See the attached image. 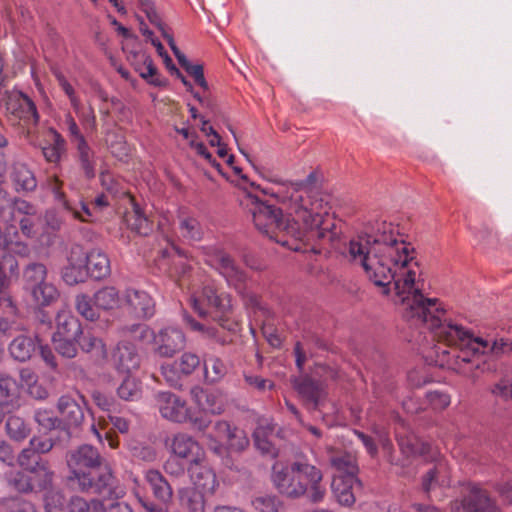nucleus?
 I'll return each mask as SVG.
<instances>
[{
  "label": "nucleus",
  "instance_id": "obj_1",
  "mask_svg": "<svg viewBox=\"0 0 512 512\" xmlns=\"http://www.w3.org/2000/svg\"><path fill=\"white\" fill-rule=\"evenodd\" d=\"M349 256L359 263L365 275L388 295L393 289L406 305L404 317L428 326L431 316L439 313L437 299L424 298L421 293L420 266L411 243L393 233L359 235L349 242Z\"/></svg>",
  "mask_w": 512,
  "mask_h": 512
},
{
  "label": "nucleus",
  "instance_id": "obj_2",
  "mask_svg": "<svg viewBox=\"0 0 512 512\" xmlns=\"http://www.w3.org/2000/svg\"><path fill=\"white\" fill-rule=\"evenodd\" d=\"M324 175L314 170L296 183L290 197V210L301 220L308 237L318 240L320 245H336L340 230L329 216L332 196L322 189Z\"/></svg>",
  "mask_w": 512,
  "mask_h": 512
},
{
  "label": "nucleus",
  "instance_id": "obj_3",
  "mask_svg": "<svg viewBox=\"0 0 512 512\" xmlns=\"http://www.w3.org/2000/svg\"><path fill=\"white\" fill-rule=\"evenodd\" d=\"M67 466L71 472L69 481L77 484L81 492H93L116 500L124 495L122 488L109 465L103 464V458L97 448L83 444L70 450L66 455Z\"/></svg>",
  "mask_w": 512,
  "mask_h": 512
},
{
  "label": "nucleus",
  "instance_id": "obj_4",
  "mask_svg": "<svg viewBox=\"0 0 512 512\" xmlns=\"http://www.w3.org/2000/svg\"><path fill=\"white\" fill-rule=\"evenodd\" d=\"M271 480L275 489L289 499L306 496L310 502L320 503L326 495L322 471L306 461L297 460L289 465L275 463Z\"/></svg>",
  "mask_w": 512,
  "mask_h": 512
},
{
  "label": "nucleus",
  "instance_id": "obj_5",
  "mask_svg": "<svg viewBox=\"0 0 512 512\" xmlns=\"http://www.w3.org/2000/svg\"><path fill=\"white\" fill-rule=\"evenodd\" d=\"M241 207L251 216L256 229L270 239L286 245L287 241L279 238V233H286L295 239L307 242H317L308 237L301 220H298L293 211V218H284L280 208L267 204L251 192H244L239 196Z\"/></svg>",
  "mask_w": 512,
  "mask_h": 512
},
{
  "label": "nucleus",
  "instance_id": "obj_6",
  "mask_svg": "<svg viewBox=\"0 0 512 512\" xmlns=\"http://www.w3.org/2000/svg\"><path fill=\"white\" fill-rule=\"evenodd\" d=\"M8 122L20 134L28 137L35 132L39 122V113L33 100L20 91H9L5 96Z\"/></svg>",
  "mask_w": 512,
  "mask_h": 512
},
{
  "label": "nucleus",
  "instance_id": "obj_7",
  "mask_svg": "<svg viewBox=\"0 0 512 512\" xmlns=\"http://www.w3.org/2000/svg\"><path fill=\"white\" fill-rule=\"evenodd\" d=\"M192 306L200 316L214 313L215 317L221 319L226 316L232 308L231 298L227 294H218L213 285H205L198 296L192 297Z\"/></svg>",
  "mask_w": 512,
  "mask_h": 512
},
{
  "label": "nucleus",
  "instance_id": "obj_8",
  "mask_svg": "<svg viewBox=\"0 0 512 512\" xmlns=\"http://www.w3.org/2000/svg\"><path fill=\"white\" fill-rule=\"evenodd\" d=\"M205 261L226 279L229 286L239 293L243 292L246 274L228 253L217 248L210 249Z\"/></svg>",
  "mask_w": 512,
  "mask_h": 512
},
{
  "label": "nucleus",
  "instance_id": "obj_9",
  "mask_svg": "<svg viewBox=\"0 0 512 512\" xmlns=\"http://www.w3.org/2000/svg\"><path fill=\"white\" fill-rule=\"evenodd\" d=\"M186 338L176 326H165L154 335L152 351L161 358H172L185 348Z\"/></svg>",
  "mask_w": 512,
  "mask_h": 512
},
{
  "label": "nucleus",
  "instance_id": "obj_10",
  "mask_svg": "<svg viewBox=\"0 0 512 512\" xmlns=\"http://www.w3.org/2000/svg\"><path fill=\"white\" fill-rule=\"evenodd\" d=\"M496 502L488 492L480 487L472 486L461 500L451 503L452 512H497Z\"/></svg>",
  "mask_w": 512,
  "mask_h": 512
},
{
  "label": "nucleus",
  "instance_id": "obj_11",
  "mask_svg": "<svg viewBox=\"0 0 512 512\" xmlns=\"http://www.w3.org/2000/svg\"><path fill=\"white\" fill-rule=\"evenodd\" d=\"M60 421L68 427H79L85 418L86 401L79 392L62 395L57 402Z\"/></svg>",
  "mask_w": 512,
  "mask_h": 512
},
{
  "label": "nucleus",
  "instance_id": "obj_12",
  "mask_svg": "<svg viewBox=\"0 0 512 512\" xmlns=\"http://www.w3.org/2000/svg\"><path fill=\"white\" fill-rule=\"evenodd\" d=\"M156 400L163 418L176 423L188 421L190 409L181 397L171 392H159Z\"/></svg>",
  "mask_w": 512,
  "mask_h": 512
},
{
  "label": "nucleus",
  "instance_id": "obj_13",
  "mask_svg": "<svg viewBox=\"0 0 512 512\" xmlns=\"http://www.w3.org/2000/svg\"><path fill=\"white\" fill-rule=\"evenodd\" d=\"M427 461L435 462L422 476L421 488L425 493H429L436 487H448L451 483V471L446 459L439 453L431 455Z\"/></svg>",
  "mask_w": 512,
  "mask_h": 512
},
{
  "label": "nucleus",
  "instance_id": "obj_14",
  "mask_svg": "<svg viewBox=\"0 0 512 512\" xmlns=\"http://www.w3.org/2000/svg\"><path fill=\"white\" fill-rule=\"evenodd\" d=\"M187 472L196 488L210 495L214 494L219 483L213 469L206 462V455L200 460H191Z\"/></svg>",
  "mask_w": 512,
  "mask_h": 512
},
{
  "label": "nucleus",
  "instance_id": "obj_15",
  "mask_svg": "<svg viewBox=\"0 0 512 512\" xmlns=\"http://www.w3.org/2000/svg\"><path fill=\"white\" fill-rule=\"evenodd\" d=\"M124 302L130 311L139 319H150L155 315L156 302L146 291L127 288L123 294Z\"/></svg>",
  "mask_w": 512,
  "mask_h": 512
},
{
  "label": "nucleus",
  "instance_id": "obj_16",
  "mask_svg": "<svg viewBox=\"0 0 512 512\" xmlns=\"http://www.w3.org/2000/svg\"><path fill=\"white\" fill-rule=\"evenodd\" d=\"M170 452L177 458L200 460L205 456V451L192 436L187 433H177L166 440Z\"/></svg>",
  "mask_w": 512,
  "mask_h": 512
},
{
  "label": "nucleus",
  "instance_id": "obj_17",
  "mask_svg": "<svg viewBox=\"0 0 512 512\" xmlns=\"http://www.w3.org/2000/svg\"><path fill=\"white\" fill-rule=\"evenodd\" d=\"M294 388L308 410L321 411L325 406L326 391L319 382L303 377L294 382Z\"/></svg>",
  "mask_w": 512,
  "mask_h": 512
},
{
  "label": "nucleus",
  "instance_id": "obj_18",
  "mask_svg": "<svg viewBox=\"0 0 512 512\" xmlns=\"http://www.w3.org/2000/svg\"><path fill=\"white\" fill-rule=\"evenodd\" d=\"M112 361L114 368L119 373L130 374L140 367L141 358L133 344L122 342L115 348Z\"/></svg>",
  "mask_w": 512,
  "mask_h": 512
},
{
  "label": "nucleus",
  "instance_id": "obj_19",
  "mask_svg": "<svg viewBox=\"0 0 512 512\" xmlns=\"http://www.w3.org/2000/svg\"><path fill=\"white\" fill-rule=\"evenodd\" d=\"M354 485L361 486V482L357 477L333 476L331 490L341 505L351 506L355 503Z\"/></svg>",
  "mask_w": 512,
  "mask_h": 512
},
{
  "label": "nucleus",
  "instance_id": "obj_20",
  "mask_svg": "<svg viewBox=\"0 0 512 512\" xmlns=\"http://www.w3.org/2000/svg\"><path fill=\"white\" fill-rule=\"evenodd\" d=\"M398 445L407 457L418 455L428 460L431 455L437 454V451L429 443L420 440L413 434L398 435Z\"/></svg>",
  "mask_w": 512,
  "mask_h": 512
},
{
  "label": "nucleus",
  "instance_id": "obj_21",
  "mask_svg": "<svg viewBox=\"0 0 512 512\" xmlns=\"http://www.w3.org/2000/svg\"><path fill=\"white\" fill-rule=\"evenodd\" d=\"M127 201L132 207L130 211L124 214V222L127 227L139 235H148L152 230L150 221L143 214L140 206L135 202L132 196L128 197Z\"/></svg>",
  "mask_w": 512,
  "mask_h": 512
},
{
  "label": "nucleus",
  "instance_id": "obj_22",
  "mask_svg": "<svg viewBox=\"0 0 512 512\" xmlns=\"http://www.w3.org/2000/svg\"><path fill=\"white\" fill-rule=\"evenodd\" d=\"M215 169L227 181L243 188V193L247 192L248 174L244 171L238 162H211Z\"/></svg>",
  "mask_w": 512,
  "mask_h": 512
},
{
  "label": "nucleus",
  "instance_id": "obj_23",
  "mask_svg": "<svg viewBox=\"0 0 512 512\" xmlns=\"http://www.w3.org/2000/svg\"><path fill=\"white\" fill-rule=\"evenodd\" d=\"M145 480L150 485L155 498L165 504L171 502L173 489L166 478L158 470H147L145 473Z\"/></svg>",
  "mask_w": 512,
  "mask_h": 512
},
{
  "label": "nucleus",
  "instance_id": "obj_24",
  "mask_svg": "<svg viewBox=\"0 0 512 512\" xmlns=\"http://www.w3.org/2000/svg\"><path fill=\"white\" fill-rule=\"evenodd\" d=\"M86 269L94 279L105 278L111 272L110 260L102 250L94 248L88 253Z\"/></svg>",
  "mask_w": 512,
  "mask_h": 512
},
{
  "label": "nucleus",
  "instance_id": "obj_25",
  "mask_svg": "<svg viewBox=\"0 0 512 512\" xmlns=\"http://www.w3.org/2000/svg\"><path fill=\"white\" fill-rule=\"evenodd\" d=\"M77 343L81 350L84 353L89 354L96 363L100 364L106 360L107 349L101 338L90 333H82V335L78 337Z\"/></svg>",
  "mask_w": 512,
  "mask_h": 512
},
{
  "label": "nucleus",
  "instance_id": "obj_26",
  "mask_svg": "<svg viewBox=\"0 0 512 512\" xmlns=\"http://www.w3.org/2000/svg\"><path fill=\"white\" fill-rule=\"evenodd\" d=\"M11 179L17 192H29L35 190L37 187V180L34 173L28 169L24 162H15L13 164Z\"/></svg>",
  "mask_w": 512,
  "mask_h": 512
},
{
  "label": "nucleus",
  "instance_id": "obj_27",
  "mask_svg": "<svg viewBox=\"0 0 512 512\" xmlns=\"http://www.w3.org/2000/svg\"><path fill=\"white\" fill-rule=\"evenodd\" d=\"M177 493L180 504L187 508L189 512H204V495L206 493L201 489L196 488V486H187L179 488Z\"/></svg>",
  "mask_w": 512,
  "mask_h": 512
},
{
  "label": "nucleus",
  "instance_id": "obj_28",
  "mask_svg": "<svg viewBox=\"0 0 512 512\" xmlns=\"http://www.w3.org/2000/svg\"><path fill=\"white\" fill-rule=\"evenodd\" d=\"M331 466L337 471L334 476H352L357 477L359 468L356 458L346 452H336L329 456Z\"/></svg>",
  "mask_w": 512,
  "mask_h": 512
},
{
  "label": "nucleus",
  "instance_id": "obj_29",
  "mask_svg": "<svg viewBox=\"0 0 512 512\" xmlns=\"http://www.w3.org/2000/svg\"><path fill=\"white\" fill-rule=\"evenodd\" d=\"M133 58L134 60L132 64L134 69L143 79L147 80L150 84L155 86H160L162 84L157 76V68L150 56L139 52L134 53Z\"/></svg>",
  "mask_w": 512,
  "mask_h": 512
},
{
  "label": "nucleus",
  "instance_id": "obj_30",
  "mask_svg": "<svg viewBox=\"0 0 512 512\" xmlns=\"http://www.w3.org/2000/svg\"><path fill=\"white\" fill-rule=\"evenodd\" d=\"M35 349L36 339L27 335H20L14 338L9 345L10 355L19 362L29 360L35 352Z\"/></svg>",
  "mask_w": 512,
  "mask_h": 512
},
{
  "label": "nucleus",
  "instance_id": "obj_31",
  "mask_svg": "<svg viewBox=\"0 0 512 512\" xmlns=\"http://www.w3.org/2000/svg\"><path fill=\"white\" fill-rule=\"evenodd\" d=\"M47 277L48 270L45 264L40 262H30L22 271L23 289L27 292L33 287L45 282Z\"/></svg>",
  "mask_w": 512,
  "mask_h": 512
},
{
  "label": "nucleus",
  "instance_id": "obj_32",
  "mask_svg": "<svg viewBox=\"0 0 512 512\" xmlns=\"http://www.w3.org/2000/svg\"><path fill=\"white\" fill-rule=\"evenodd\" d=\"M57 331L54 336L78 338L82 335L79 320L68 311H60L57 314Z\"/></svg>",
  "mask_w": 512,
  "mask_h": 512
},
{
  "label": "nucleus",
  "instance_id": "obj_33",
  "mask_svg": "<svg viewBox=\"0 0 512 512\" xmlns=\"http://www.w3.org/2000/svg\"><path fill=\"white\" fill-rule=\"evenodd\" d=\"M31 479L33 491H43L51 487L54 472L50 469L48 461L27 470Z\"/></svg>",
  "mask_w": 512,
  "mask_h": 512
},
{
  "label": "nucleus",
  "instance_id": "obj_34",
  "mask_svg": "<svg viewBox=\"0 0 512 512\" xmlns=\"http://www.w3.org/2000/svg\"><path fill=\"white\" fill-rule=\"evenodd\" d=\"M27 292L31 295L34 303L42 307L50 306L57 301L60 295L56 286L47 280Z\"/></svg>",
  "mask_w": 512,
  "mask_h": 512
},
{
  "label": "nucleus",
  "instance_id": "obj_35",
  "mask_svg": "<svg viewBox=\"0 0 512 512\" xmlns=\"http://www.w3.org/2000/svg\"><path fill=\"white\" fill-rule=\"evenodd\" d=\"M204 380L208 384L220 382L227 374V366L217 356L209 355L204 359Z\"/></svg>",
  "mask_w": 512,
  "mask_h": 512
},
{
  "label": "nucleus",
  "instance_id": "obj_36",
  "mask_svg": "<svg viewBox=\"0 0 512 512\" xmlns=\"http://www.w3.org/2000/svg\"><path fill=\"white\" fill-rule=\"evenodd\" d=\"M93 302L98 310H113L120 305V295L115 287L106 286L94 293Z\"/></svg>",
  "mask_w": 512,
  "mask_h": 512
},
{
  "label": "nucleus",
  "instance_id": "obj_37",
  "mask_svg": "<svg viewBox=\"0 0 512 512\" xmlns=\"http://www.w3.org/2000/svg\"><path fill=\"white\" fill-rule=\"evenodd\" d=\"M49 144L43 147L45 160H60L66 152V140L54 128H49L47 132Z\"/></svg>",
  "mask_w": 512,
  "mask_h": 512
},
{
  "label": "nucleus",
  "instance_id": "obj_38",
  "mask_svg": "<svg viewBox=\"0 0 512 512\" xmlns=\"http://www.w3.org/2000/svg\"><path fill=\"white\" fill-rule=\"evenodd\" d=\"M8 437L16 442L24 441L31 433L30 425L20 416L11 415L5 423Z\"/></svg>",
  "mask_w": 512,
  "mask_h": 512
},
{
  "label": "nucleus",
  "instance_id": "obj_39",
  "mask_svg": "<svg viewBox=\"0 0 512 512\" xmlns=\"http://www.w3.org/2000/svg\"><path fill=\"white\" fill-rule=\"evenodd\" d=\"M181 236L189 242H198L203 238V228L200 222L191 216H181L179 219Z\"/></svg>",
  "mask_w": 512,
  "mask_h": 512
},
{
  "label": "nucleus",
  "instance_id": "obj_40",
  "mask_svg": "<svg viewBox=\"0 0 512 512\" xmlns=\"http://www.w3.org/2000/svg\"><path fill=\"white\" fill-rule=\"evenodd\" d=\"M192 394L203 410L211 414H220L224 411V404L216 394L205 393L202 389H193Z\"/></svg>",
  "mask_w": 512,
  "mask_h": 512
},
{
  "label": "nucleus",
  "instance_id": "obj_41",
  "mask_svg": "<svg viewBox=\"0 0 512 512\" xmlns=\"http://www.w3.org/2000/svg\"><path fill=\"white\" fill-rule=\"evenodd\" d=\"M62 182L57 177H51L47 180V187L53 193L55 201H57L66 211L70 212L74 218L84 220L78 211L66 198L61 190Z\"/></svg>",
  "mask_w": 512,
  "mask_h": 512
},
{
  "label": "nucleus",
  "instance_id": "obj_42",
  "mask_svg": "<svg viewBox=\"0 0 512 512\" xmlns=\"http://www.w3.org/2000/svg\"><path fill=\"white\" fill-rule=\"evenodd\" d=\"M76 311L88 321H96L100 315L98 308L94 305L93 298L86 294H78L74 301Z\"/></svg>",
  "mask_w": 512,
  "mask_h": 512
},
{
  "label": "nucleus",
  "instance_id": "obj_43",
  "mask_svg": "<svg viewBox=\"0 0 512 512\" xmlns=\"http://www.w3.org/2000/svg\"><path fill=\"white\" fill-rule=\"evenodd\" d=\"M8 485L20 493H30L32 490V482L27 471H10L5 474Z\"/></svg>",
  "mask_w": 512,
  "mask_h": 512
},
{
  "label": "nucleus",
  "instance_id": "obj_44",
  "mask_svg": "<svg viewBox=\"0 0 512 512\" xmlns=\"http://www.w3.org/2000/svg\"><path fill=\"white\" fill-rule=\"evenodd\" d=\"M117 394L125 401H136L141 398V384L135 378L127 376L118 387Z\"/></svg>",
  "mask_w": 512,
  "mask_h": 512
},
{
  "label": "nucleus",
  "instance_id": "obj_45",
  "mask_svg": "<svg viewBox=\"0 0 512 512\" xmlns=\"http://www.w3.org/2000/svg\"><path fill=\"white\" fill-rule=\"evenodd\" d=\"M19 276V264L14 255L4 253L0 259V280L11 284L13 277Z\"/></svg>",
  "mask_w": 512,
  "mask_h": 512
},
{
  "label": "nucleus",
  "instance_id": "obj_46",
  "mask_svg": "<svg viewBox=\"0 0 512 512\" xmlns=\"http://www.w3.org/2000/svg\"><path fill=\"white\" fill-rule=\"evenodd\" d=\"M100 181L103 188L112 197L125 199L131 197L130 193L110 173L102 171L100 174Z\"/></svg>",
  "mask_w": 512,
  "mask_h": 512
},
{
  "label": "nucleus",
  "instance_id": "obj_47",
  "mask_svg": "<svg viewBox=\"0 0 512 512\" xmlns=\"http://www.w3.org/2000/svg\"><path fill=\"white\" fill-rule=\"evenodd\" d=\"M273 427L270 425L258 426L254 431V442L255 446L262 452L266 454H274V447L271 441L269 440V434H272Z\"/></svg>",
  "mask_w": 512,
  "mask_h": 512
},
{
  "label": "nucleus",
  "instance_id": "obj_48",
  "mask_svg": "<svg viewBox=\"0 0 512 512\" xmlns=\"http://www.w3.org/2000/svg\"><path fill=\"white\" fill-rule=\"evenodd\" d=\"M252 506L259 512H279L282 503L275 495H260L253 498Z\"/></svg>",
  "mask_w": 512,
  "mask_h": 512
},
{
  "label": "nucleus",
  "instance_id": "obj_49",
  "mask_svg": "<svg viewBox=\"0 0 512 512\" xmlns=\"http://www.w3.org/2000/svg\"><path fill=\"white\" fill-rule=\"evenodd\" d=\"M55 350L66 358H74L77 355L76 343L78 338L53 336Z\"/></svg>",
  "mask_w": 512,
  "mask_h": 512
},
{
  "label": "nucleus",
  "instance_id": "obj_50",
  "mask_svg": "<svg viewBox=\"0 0 512 512\" xmlns=\"http://www.w3.org/2000/svg\"><path fill=\"white\" fill-rule=\"evenodd\" d=\"M46 512H66V499L60 491H48L44 497Z\"/></svg>",
  "mask_w": 512,
  "mask_h": 512
},
{
  "label": "nucleus",
  "instance_id": "obj_51",
  "mask_svg": "<svg viewBox=\"0 0 512 512\" xmlns=\"http://www.w3.org/2000/svg\"><path fill=\"white\" fill-rule=\"evenodd\" d=\"M46 461L41 458L29 445L21 450L17 456L18 465L25 471Z\"/></svg>",
  "mask_w": 512,
  "mask_h": 512
},
{
  "label": "nucleus",
  "instance_id": "obj_52",
  "mask_svg": "<svg viewBox=\"0 0 512 512\" xmlns=\"http://www.w3.org/2000/svg\"><path fill=\"white\" fill-rule=\"evenodd\" d=\"M174 363L183 376H189L199 367L201 361L198 355L187 352L182 354L179 360L174 361Z\"/></svg>",
  "mask_w": 512,
  "mask_h": 512
},
{
  "label": "nucleus",
  "instance_id": "obj_53",
  "mask_svg": "<svg viewBox=\"0 0 512 512\" xmlns=\"http://www.w3.org/2000/svg\"><path fill=\"white\" fill-rule=\"evenodd\" d=\"M87 275L86 266L66 265L62 271V278L68 285L83 282Z\"/></svg>",
  "mask_w": 512,
  "mask_h": 512
},
{
  "label": "nucleus",
  "instance_id": "obj_54",
  "mask_svg": "<svg viewBox=\"0 0 512 512\" xmlns=\"http://www.w3.org/2000/svg\"><path fill=\"white\" fill-rule=\"evenodd\" d=\"M236 429L237 427L232 426L229 422L219 420L213 425V434L208 437L211 440L224 442L226 444L230 439V435H232Z\"/></svg>",
  "mask_w": 512,
  "mask_h": 512
},
{
  "label": "nucleus",
  "instance_id": "obj_55",
  "mask_svg": "<svg viewBox=\"0 0 512 512\" xmlns=\"http://www.w3.org/2000/svg\"><path fill=\"white\" fill-rule=\"evenodd\" d=\"M161 375L169 386L174 388H180L182 386L183 375L180 373L177 365L174 362L162 365Z\"/></svg>",
  "mask_w": 512,
  "mask_h": 512
},
{
  "label": "nucleus",
  "instance_id": "obj_56",
  "mask_svg": "<svg viewBox=\"0 0 512 512\" xmlns=\"http://www.w3.org/2000/svg\"><path fill=\"white\" fill-rule=\"evenodd\" d=\"M17 390V382L16 380L6 373L0 374V398L1 401H6L9 403V399H11Z\"/></svg>",
  "mask_w": 512,
  "mask_h": 512
},
{
  "label": "nucleus",
  "instance_id": "obj_57",
  "mask_svg": "<svg viewBox=\"0 0 512 512\" xmlns=\"http://www.w3.org/2000/svg\"><path fill=\"white\" fill-rule=\"evenodd\" d=\"M13 197L0 188V221L9 222L13 218Z\"/></svg>",
  "mask_w": 512,
  "mask_h": 512
},
{
  "label": "nucleus",
  "instance_id": "obj_58",
  "mask_svg": "<svg viewBox=\"0 0 512 512\" xmlns=\"http://www.w3.org/2000/svg\"><path fill=\"white\" fill-rule=\"evenodd\" d=\"M34 420L36 423L45 430H52L58 426L60 419L53 416V413L48 410L39 409L35 411Z\"/></svg>",
  "mask_w": 512,
  "mask_h": 512
},
{
  "label": "nucleus",
  "instance_id": "obj_59",
  "mask_svg": "<svg viewBox=\"0 0 512 512\" xmlns=\"http://www.w3.org/2000/svg\"><path fill=\"white\" fill-rule=\"evenodd\" d=\"M226 445L230 450L240 452L248 447L249 439L244 430L237 427L233 434L230 435V439Z\"/></svg>",
  "mask_w": 512,
  "mask_h": 512
},
{
  "label": "nucleus",
  "instance_id": "obj_60",
  "mask_svg": "<svg viewBox=\"0 0 512 512\" xmlns=\"http://www.w3.org/2000/svg\"><path fill=\"white\" fill-rule=\"evenodd\" d=\"M426 399L434 410H442L450 405V396L440 391H429Z\"/></svg>",
  "mask_w": 512,
  "mask_h": 512
},
{
  "label": "nucleus",
  "instance_id": "obj_61",
  "mask_svg": "<svg viewBox=\"0 0 512 512\" xmlns=\"http://www.w3.org/2000/svg\"><path fill=\"white\" fill-rule=\"evenodd\" d=\"M88 253H86L82 246L74 244L70 247L67 255V265L86 266Z\"/></svg>",
  "mask_w": 512,
  "mask_h": 512
},
{
  "label": "nucleus",
  "instance_id": "obj_62",
  "mask_svg": "<svg viewBox=\"0 0 512 512\" xmlns=\"http://www.w3.org/2000/svg\"><path fill=\"white\" fill-rule=\"evenodd\" d=\"M492 393L503 400H512V374L494 385Z\"/></svg>",
  "mask_w": 512,
  "mask_h": 512
},
{
  "label": "nucleus",
  "instance_id": "obj_63",
  "mask_svg": "<svg viewBox=\"0 0 512 512\" xmlns=\"http://www.w3.org/2000/svg\"><path fill=\"white\" fill-rule=\"evenodd\" d=\"M54 440L49 437L34 436L29 440V446L40 456L50 452L54 447Z\"/></svg>",
  "mask_w": 512,
  "mask_h": 512
},
{
  "label": "nucleus",
  "instance_id": "obj_64",
  "mask_svg": "<svg viewBox=\"0 0 512 512\" xmlns=\"http://www.w3.org/2000/svg\"><path fill=\"white\" fill-rule=\"evenodd\" d=\"M128 332L130 333L134 340L141 342L148 341L150 339H152L153 342L154 335L156 334L149 328V326L145 324H133L130 327H128Z\"/></svg>",
  "mask_w": 512,
  "mask_h": 512
}]
</instances>
